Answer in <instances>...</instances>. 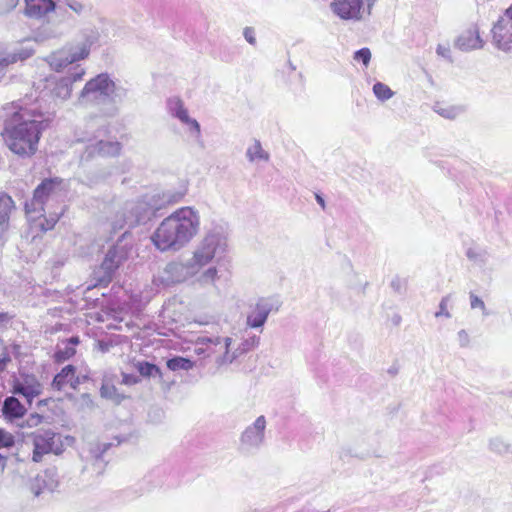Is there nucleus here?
Instances as JSON below:
<instances>
[{
  "label": "nucleus",
  "mask_w": 512,
  "mask_h": 512,
  "mask_svg": "<svg viewBox=\"0 0 512 512\" xmlns=\"http://www.w3.org/2000/svg\"><path fill=\"white\" fill-rule=\"evenodd\" d=\"M100 394L103 398L109 399L117 404L126 398L123 393L118 391L112 379H105L103 381Z\"/></svg>",
  "instance_id": "19"
},
{
  "label": "nucleus",
  "mask_w": 512,
  "mask_h": 512,
  "mask_svg": "<svg viewBox=\"0 0 512 512\" xmlns=\"http://www.w3.org/2000/svg\"><path fill=\"white\" fill-rule=\"evenodd\" d=\"M114 91V83L106 74H99L95 78L89 80L81 91V98L88 100H97L101 97H108Z\"/></svg>",
  "instance_id": "7"
},
{
  "label": "nucleus",
  "mask_w": 512,
  "mask_h": 512,
  "mask_svg": "<svg viewBox=\"0 0 512 512\" xmlns=\"http://www.w3.org/2000/svg\"><path fill=\"white\" fill-rule=\"evenodd\" d=\"M247 155L251 160L267 159V154L262 149L259 142H254L247 150Z\"/></svg>",
  "instance_id": "25"
},
{
  "label": "nucleus",
  "mask_w": 512,
  "mask_h": 512,
  "mask_svg": "<svg viewBox=\"0 0 512 512\" xmlns=\"http://www.w3.org/2000/svg\"><path fill=\"white\" fill-rule=\"evenodd\" d=\"M315 197H316V200L319 203V205L324 209L325 208L324 199L319 194H316Z\"/></svg>",
  "instance_id": "42"
},
{
  "label": "nucleus",
  "mask_w": 512,
  "mask_h": 512,
  "mask_svg": "<svg viewBox=\"0 0 512 512\" xmlns=\"http://www.w3.org/2000/svg\"><path fill=\"white\" fill-rule=\"evenodd\" d=\"M10 349L16 358H18L22 355V346L20 343H17V342L11 343Z\"/></svg>",
  "instance_id": "33"
},
{
  "label": "nucleus",
  "mask_w": 512,
  "mask_h": 512,
  "mask_svg": "<svg viewBox=\"0 0 512 512\" xmlns=\"http://www.w3.org/2000/svg\"><path fill=\"white\" fill-rule=\"evenodd\" d=\"M84 74V70L83 69H80L79 72H77L76 74H74L72 77L68 78L69 82H75L79 79H81V77L83 76Z\"/></svg>",
  "instance_id": "38"
},
{
  "label": "nucleus",
  "mask_w": 512,
  "mask_h": 512,
  "mask_svg": "<svg viewBox=\"0 0 512 512\" xmlns=\"http://www.w3.org/2000/svg\"><path fill=\"white\" fill-rule=\"evenodd\" d=\"M470 300H471V307L472 308H479V309H484L485 308V304L484 302L476 295L474 294H471L470 295Z\"/></svg>",
  "instance_id": "30"
},
{
  "label": "nucleus",
  "mask_w": 512,
  "mask_h": 512,
  "mask_svg": "<svg viewBox=\"0 0 512 512\" xmlns=\"http://www.w3.org/2000/svg\"><path fill=\"white\" fill-rule=\"evenodd\" d=\"M332 11L344 20H359L362 17L363 0H332Z\"/></svg>",
  "instance_id": "9"
},
{
  "label": "nucleus",
  "mask_w": 512,
  "mask_h": 512,
  "mask_svg": "<svg viewBox=\"0 0 512 512\" xmlns=\"http://www.w3.org/2000/svg\"><path fill=\"white\" fill-rule=\"evenodd\" d=\"M12 359L9 354L8 348L5 345H2L1 353H0V374L6 371Z\"/></svg>",
  "instance_id": "27"
},
{
  "label": "nucleus",
  "mask_w": 512,
  "mask_h": 512,
  "mask_svg": "<svg viewBox=\"0 0 512 512\" xmlns=\"http://www.w3.org/2000/svg\"><path fill=\"white\" fill-rule=\"evenodd\" d=\"M7 458L0 454V474L4 471L6 467Z\"/></svg>",
  "instance_id": "40"
},
{
  "label": "nucleus",
  "mask_w": 512,
  "mask_h": 512,
  "mask_svg": "<svg viewBox=\"0 0 512 512\" xmlns=\"http://www.w3.org/2000/svg\"><path fill=\"white\" fill-rule=\"evenodd\" d=\"M492 42L500 50H512V4L504 11L491 29Z\"/></svg>",
  "instance_id": "5"
},
{
  "label": "nucleus",
  "mask_w": 512,
  "mask_h": 512,
  "mask_svg": "<svg viewBox=\"0 0 512 512\" xmlns=\"http://www.w3.org/2000/svg\"><path fill=\"white\" fill-rule=\"evenodd\" d=\"M459 45L466 50L477 49L483 46V41L480 37L479 30L474 27L463 33L459 40Z\"/></svg>",
  "instance_id": "18"
},
{
  "label": "nucleus",
  "mask_w": 512,
  "mask_h": 512,
  "mask_svg": "<svg viewBox=\"0 0 512 512\" xmlns=\"http://www.w3.org/2000/svg\"><path fill=\"white\" fill-rule=\"evenodd\" d=\"M258 342H259V339L257 337H252L250 340H247L245 342L244 347L241 350V352H245V351L252 349L253 347H255L258 344Z\"/></svg>",
  "instance_id": "31"
},
{
  "label": "nucleus",
  "mask_w": 512,
  "mask_h": 512,
  "mask_svg": "<svg viewBox=\"0 0 512 512\" xmlns=\"http://www.w3.org/2000/svg\"><path fill=\"white\" fill-rule=\"evenodd\" d=\"M30 230L37 234L53 230L62 213H54L48 217L43 212H25Z\"/></svg>",
  "instance_id": "10"
},
{
  "label": "nucleus",
  "mask_w": 512,
  "mask_h": 512,
  "mask_svg": "<svg viewBox=\"0 0 512 512\" xmlns=\"http://www.w3.org/2000/svg\"><path fill=\"white\" fill-rule=\"evenodd\" d=\"M231 342H232L231 338H226L225 339L226 353H228V349H229V347L231 345Z\"/></svg>",
  "instance_id": "44"
},
{
  "label": "nucleus",
  "mask_w": 512,
  "mask_h": 512,
  "mask_svg": "<svg viewBox=\"0 0 512 512\" xmlns=\"http://www.w3.org/2000/svg\"><path fill=\"white\" fill-rule=\"evenodd\" d=\"M373 92L380 100H387L393 95L391 89L386 84L380 82L374 84Z\"/></svg>",
  "instance_id": "24"
},
{
  "label": "nucleus",
  "mask_w": 512,
  "mask_h": 512,
  "mask_svg": "<svg viewBox=\"0 0 512 512\" xmlns=\"http://www.w3.org/2000/svg\"><path fill=\"white\" fill-rule=\"evenodd\" d=\"M271 310V304L265 299H260L249 312L247 316V325L251 328L263 326Z\"/></svg>",
  "instance_id": "12"
},
{
  "label": "nucleus",
  "mask_w": 512,
  "mask_h": 512,
  "mask_svg": "<svg viewBox=\"0 0 512 512\" xmlns=\"http://www.w3.org/2000/svg\"><path fill=\"white\" fill-rule=\"evenodd\" d=\"M49 123L48 119H42L41 114L20 108L4 119L0 135L12 153L30 158L37 153L40 139Z\"/></svg>",
  "instance_id": "1"
},
{
  "label": "nucleus",
  "mask_w": 512,
  "mask_h": 512,
  "mask_svg": "<svg viewBox=\"0 0 512 512\" xmlns=\"http://www.w3.org/2000/svg\"><path fill=\"white\" fill-rule=\"evenodd\" d=\"M30 438L33 445V462L39 463L43 460L44 455L51 453L60 455L64 451L61 436L53 431L33 432L30 434Z\"/></svg>",
  "instance_id": "3"
},
{
  "label": "nucleus",
  "mask_w": 512,
  "mask_h": 512,
  "mask_svg": "<svg viewBox=\"0 0 512 512\" xmlns=\"http://www.w3.org/2000/svg\"><path fill=\"white\" fill-rule=\"evenodd\" d=\"M12 392L22 395L28 403L42 393V384L35 375L24 374L13 385Z\"/></svg>",
  "instance_id": "8"
},
{
  "label": "nucleus",
  "mask_w": 512,
  "mask_h": 512,
  "mask_svg": "<svg viewBox=\"0 0 512 512\" xmlns=\"http://www.w3.org/2000/svg\"><path fill=\"white\" fill-rule=\"evenodd\" d=\"M265 425H266V421H265L264 416L258 417L254 423L255 429H257L259 431V433L263 432Z\"/></svg>",
  "instance_id": "34"
},
{
  "label": "nucleus",
  "mask_w": 512,
  "mask_h": 512,
  "mask_svg": "<svg viewBox=\"0 0 512 512\" xmlns=\"http://www.w3.org/2000/svg\"><path fill=\"white\" fill-rule=\"evenodd\" d=\"M244 36L246 38V40L251 43V44H255V32H254V29L253 28H246L244 30Z\"/></svg>",
  "instance_id": "32"
},
{
  "label": "nucleus",
  "mask_w": 512,
  "mask_h": 512,
  "mask_svg": "<svg viewBox=\"0 0 512 512\" xmlns=\"http://www.w3.org/2000/svg\"><path fill=\"white\" fill-rule=\"evenodd\" d=\"M2 413L6 419L14 420L22 418L26 409L17 398L10 396L4 400Z\"/></svg>",
  "instance_id": "17"
},
{
  "label": "nucleus",
  "mask_w": 512,
  "mask_h": 512,
  "mask_svg": "<svg viewBox=\"0 0 512 512\" xmlns=\"http://www.w3.org/2000/svg\"><path fill=\"white\" fill-rule=\"evenodd\" d=\"M79 384V377L76 375V368L73 365L63 367L52 381V387L58 391L66 388L76 389Z\"/></svg>",
  "instance_id": "11"
},
{
  "label": "nucleus",
  "mask_w": 512,
  "mask_h": 512,
  "mask_svg": "<svg viewBox=\"0 0 512 512\" xmlns=\"http://www.w3.org/2000/svg\"><path fill=\"white\" fill-rule=\"evenodd\" d=\"M13 316L7 312H0V327L5 326L12 320Z\"/></svg>",
  "instance_id": "36"
},
{
  "label": "nucleus",
  "mask_w": 512,
  "mask_h": 512,
  "mask_svg": "<svg viewBox=\"0 0 512 512\" xmlns=\"http://www.w3.org/2000/svg\"><path fill=\"white\" fill-rule=\"evenodd\" d=\"M101 156H117L121 151V144L117 141H99L95 146Z\"/></svg>",
  "instance_id": "20"
},
{
  "label": "nucleus",
  "mask_w": 512,
  "mask_h": 512,
  "mask_svg": "<svg viewBox=\"0 0 512 512\" xmlns=\"http://www.w3.org/2000/svg\"><path fill=\"white\" fill-rule=\"evenodd\" d=\"M15 209V202L11 196L6 193H0V232L8 229L10 215Z\"/></svg>",
  "instance_id": "16"
},
{
  "label": "nucleus",
  "mask_w": 512,
  "mask_h": 512,
  "mask_svg": "<svg viewBox=\"0 0 512 512\" xmlns=\"http://www.w3.org/2000/svg\"><path fill=\"white\" fill-rule=\"evenodd\" d=\"M440 308H441V311L436 313V316H439L440 314H445L446 316H448V313L444 312V310L446 309V300L443 299L440 303Z\"/></svg>",
  "instance_id": "41"
},
{
  "label": "nucleus",
  "mask_w": 512,
  "mask_h": 512,
  "mask_svg": "<svg viewBox=\"0 0 512 512\" xmlns=\"http://www.w3.org/2000/svg\"><path fill=\"white\" fill-rule=\"evenodd\" d=\"M354 59L361 61L365 67H367L371 60V51L369 48H362L354 53Z\"/></svg>",
  "instance_id": "26"
},
{
  "label": "nucleus",
  "mask_w": 512,
  "mask_h": 512,
  "mask_svg": "<svg viewBox=\"0 0 512 512\" xmlns=\"http://www.w3.org/2000/svg\"><path fill=\"white\" fill-rule=\"evenodd\" d=\"M14 60H9L7 58H2L0 59V66L4 67V66H7L8 64L12 63Z\"/></svg>",
  "instance_id": "43"
},
{
  "label": "nucleus",
  "mask_w": 512,
  "mask_h": 512,
  "mask_svg": "<svg viewBox=\"0 0 512 512\" xmlns=\"http://www.w3.org/2000/svg\"><path fill=\"white\" fill-rule=\"evenodd\" d=\"M437 53L441 56H447L449 53V49L447 47H444L442 45H438L437 47Z\"/></svg>",
  "instance_id": "39"
},
{
  "label": "nucleus",
  "mask_w": 512,
  "mask_h": 512,
  "mask_svg": "<svg viewBox=\"0 0 512 512\" xmlns=\"http://www.w3.org/2000/svg\"><path fill=\"white\" fill-rule=\"evenodd\" d=\"M135 367L143 377L162 376L161 369L153 363L147 361H139L136 363Z\"/></svg>",
  "instance_id": "21"
},
{
  "label": "nucleus",
  "mask_w": 512,
  "mask_h": 512,
  "mask_svg": "<svg viewBox=\"0 0 512 512\" xmlns=\"http://www.w3.org/2000/svg\"><path fill=\"white\" fill-rule=\"evenodd\" d=\"M63 190L61 178H46L33 191V197L24 205L25 212H44V205Z\"/></svg>",
  "instance_id": "4"
},
{
  "label": "nucleus",
  "mask_w": 512,
  "mask_h": 512,
  "mask_svg": "<svg viewBox=\"0 0 512 512\" xmlns=\"http://www.w3.org/2000/svg\"><path fill=\"white\" fill-rule=\"evenodd\" d=\"M199 228L198 212L192 207H181L159 224L151 240L160 251L178 250L197 235Z\"/></svg>",
  "instance_id": "2"
},
{
  "label": "nucleus",
  "mask_w": 512,
  "mask_h": 512,
  "mask_svg": "<svg viewBox=\"0 0 512 512\" xmlns=\"http://www.w3.org/2000/svg\"><path fill=\"white\" fill-rule=\"evenodd\" d=\"M93 43L94 38L86 37L83 42L76 45H71L68 48V53L66 56H54L51 65L54 66L56 70H59L65 65L72 64L87 58L90 54V49Z\"/></svg>",
  "instance_id": "6"
},
{
  "label": "nucleus",
  "mask_w": 512,
  "mask_h": 512,
  "mask_svg": "<svg viewBox=\"0 0 512 512\" xmlns=\"http://www.w3.org/2000/svg\"><path fill=\"white\" fill-rule=\"evenodd\" d=\"M15 443V436L9 431L0 428V449H10Z\"/></svg>",
  "instance_id": "23"
},
{
  "label": "nucleus",
  "mask_w": 512,
  "mask_h": 512,
  "mask_svg": "<svg viewBox=\"0 0 512 512\" xmlns=\"http://www.w3.org/2000/svg\"><path fill=\"white\" fill-rule=\"evenodd\" d=\"M204 278L207 280L214 281L217 277V270L216 268H209L206 270L203 274Z\"/></svg>",
  "instance_id": "35"
},
{
  "label": "nucleus",
  "mask_w": 512,
  "mask_h": 512,
  "mask_svg": "<svg viewBox=\"0 0 512 512\" xmlns=\"http://www.w3.org/2000/svg\"><path fill=\"white\" fill-rule=\"evenodd\" d=\"M80 343V338L78 336H73L62 342L64 347H58L53 355V360L55 363L61 364L76 354V346Z\"/></svg>",
  "instance_id": "14"
},
{
  "label": "nucleus",
  "mask_w": 512,
  "mask_h": 512,
  "mask_svg": "<svg viewBox=\"0 0 512 512\" xmlns=\"http://www.w3.org/2000/svg\"><path fill=\"white\" fill-rule=\"evenodd\" d=\"M178 117L184 121V122H187V123H191L193 127H195L197 129V131H199V124L197 123L196 120H190L189 117H188V112L187 110L185 109H180L177 113Z\"/></svg>",
  "instance_id": "28"
},
{
  "label": "nucleus",
  "mask_w": 512,
  "mask_h": 512,
  "mask_svg": "<svg viewBox=\"0 0 512 512\" xmlns=\"http://www.w3.org/2000/svg\"><path fill=\"white\" fill-rule=\"evenodd\" d=\"M112 257L110 253L107 254V256L105 257L103 263H102V266L106 269H110L111 268V263H112Z\"/></svg>",
  "instance_id": "37"
},
{
  "label": "nucleus",
  "mask_w": 512,
  "mask_h": 512,
  "mask_svg": "<svg viewBox=\"0 0 512 512\" xmlns=\"http://www.w3.org/2000/svg\"><path fill=\"white\" fill-rule=\"evenodd\" d=\"M191 366H192L191 361L189 359H186L183 357H175V358L169 359L167 361V367L173 371L179 370V369L187 370V369L191 368Z\"/></svg>",
  "instance_id": "22"
},
{
  "label": "nucleus",
  "mask_w": 512,
  "mask_h": 512,
  "mask_svg": "<svg viewBox=\"0 0 512 512\" xmlns=\"http://www.w3.org/2000/svg\"><path fill=\"white\" fill-rule=\"evenodd\" d=\"M139 382H140L139 377H137L133 374L124 373L122 375V384L131 386V385H135Z\"/></svg>",
  "instance_id": "29"
},
{
  "label": "nucleus",
  "mask_w": 512,
  "mask_h": 512,
  "mask_svg": "<svg viewBox=\"0 0 512 512\" xmlns=\"http://www.w3.org/2000/svg\"><path fill=\"white\" fill-rule=\"evenodd\" d=\"M26 15L34 18H39L46 13L54 10L55 4L53 0H25Z\"/></svg>",
  "instance_id": "15"
},
{
  "label": "nucleus",
  "mask_w": 512,
  "mask_h": 512,
  "mask_svg": "<svg viewBox=\"0 0 512 512\" xmlns=\"http://www.w3.org/2000/svg\"><path fill=\"white\" fill-rule=\"evenodd\" d=\"M217 246L214 239H205L203 244L194 253V263L198 266L207 265L215 257Z\"/></svg>",
  "instance_id": "13"
}]
</instances>
